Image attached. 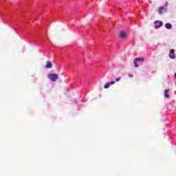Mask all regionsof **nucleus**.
Here are the masks:
<instances>
[{"label":"nucleus","instance_id":"1","mask_svg":"<svg viewBox=\"0 0 176 176\" xmlns=\"http://www.w3.org/2000/svg\"><path fill=\"white\" fill-rule=\"evenodd\" d=\"M48 79L51 80V82H56L58 79V74H49Z\"/></svg>","mask_w":176,"mask_h":176},{"label":"nucleus","instance_id":"2","mask_svg":"<svg viewBox=\"0 0 176 176\" xmlns=\"http://www.w3.org/2000/svg\"><path fill=\"white\" fill-rule=\"evenodd\" d=\"M140 61L142 63H143V61H145V58L139 57V58H135V60H133V63H134V65H135V68H138V67H140V65H138V63H140Z\"/></svg>","mask_w":176,"mask_h":176},{"label":"nucleus","instance_id":"3","mask_svg":"<svg viewBox=\"0 0 176 176\" xmlns=\"http://www.w3.org/2000/svg\"><path fill=\"white\" fill-rule=\"evenodd\" d=\"M154 24H155V28L157 29L163 25V22L162 21H154Z\"/></svg>","mask_w":176,"mask_h":176},{"label":"nucleus","instance_id":"4","mask_svg":"<svg viewBox=\"0 0 176 176\" xmlns=\"http://www.w3.org/2000/svg\"><path fill=\"white\" fill-rule=\"evenodd\" d=\"M175 50L173 49H171L170 50V52L169 54V57L170 58H171L172 60H174V58H175V54H174L175 53Z\"/></svg>","mask_w":176,"mask_h":176},{"label":"nucleus","instance_id":"5","mask_svg":"<svg viewBox=\"0 0 176 176\" xmlns=\"http://www.w3.org/2000/svg\"><path fill=\"white\" fill-rule=\"evenodd\" d=\"M53 67V64L50 61H47L45 65V68L49 69Z\"/></svg>","mask_w":176,"mask_h":176},{"label":"nucleus","instance_id":"6","mask_svg":"<svg viewBox=\"0 0 176 176\" xmlns=\"http://www.w3.org/2000/svg\"><path fill=\"white\" fill-rule=\"evenodd\" d=\"M163 10H164V7H163V6L160 7L157 10L159 14H163Z\"/></svg>","mask_w":176,"mask_h":176},{"label":"nucleus","instance_id":"7","mask_svg":"<svg viewBox=\"0 0 176 176\" xmlns=\"http://www.w3.org/2000/svg\"><path fill=\"white\" fill-rule=\"evenodd\" d=\"M168 91H170V90L168 89L164 90V94H165L166 98H170V95H168Z\"/></svg>","mask_w":176,"mask_h":176},{"label":"nucleus","instance_id":"8","mask_svg":"<svg viewBox=\"0 0 176 176\" xmlns=\"http://www.w3.org/2000/svg\"><path fill=\"white\" fill-rule=\"evenodd\" d=\"M165 27L167 30H171V28H173L171 23H166Z\"/></svg>","mask_w":176,"mask_h":176},{"label":"nucleus","instance_id":"9","mask_svg":"<svg viewBox=\"0 0 176 176\" xmlns=\"http://www.w3.org/2000/svg\"><path fill=\"white\" fill-rule=\"evenodd\" d=\"M120 38H126V32H120Z\"/></svg>","mask_w":176,"mask_h":176},{"label":"nucleus","instance_id":"10","mask_svg":"<svg viewBox=\"0 0 176 176\" xmlns=\"http://www.w3.org/2000/svg\"><path fill=\"white\" fill-rule=\"evenodd\" d=\"M109 86H111V83L107 82L104 86V89H109Z\"/></svg>","mask_w":176,"mask_h":176},{"label":"nucleus","instance_id":"11","mask_svg":"<svg viewBox=\"0 0 176 176\" xmlns=\"http://www.w3.org/2000/svg\"><path fill=\"white\" fill-rule=\"evenodd\" d=\"M120 79H122V77L116 78V82H119L120 80Z\"/></svg>","mask_w":176,"mask_h":176},{"label":"nucleus","instance_id":"12","mask_svg":"<svg viewBox=\"0 0 176 176\" xmlns=\"http://www.w3.org/2000/svg\"><path fill=\"white\" fill-rule=\"evenodd\" d=\"M109 83H110V85H115V81H111V82H110Z\"/></svg>","mask_w":176,"mask_h":176},{"label":"nucleus","instance_id":"13","mask_svg":"<svg viewBox=\"0 0 176 176\" xmlns=\"http://www.w3.org/2000/svg\"><path fill=\"white\" fill-rule=\"evenodd\" d=\"M165 6H168V2L166 1V2L165 3Z\"/></svg>","mask_w":176,"mask_h":176},{"label":"nucleus","instance_id":"14","mask_svg":"<svg viewBox=\"0 0 176 176\" xmlns=\"http://www.w3.org/2000/svg\"><path fill=\"white\" fill-rule=\"evenodd\" d=\"M129 78H133V74H129Z\"/></svg>","mask_w":176,"mask_h":176},{"label":"nucleus","instance_id":"15","mask_svg":"<svg viewBox=\"0 0 176 176\" xmlns=\"http://www.w3.org/2000/svg\"><path fill=\"white\" fill-rule=\"evenodd\" d=\"M175 78H176V72L175 73V75H174Z\"/></svg>","mask_w":176,"mask_h":176}]
</instances>
